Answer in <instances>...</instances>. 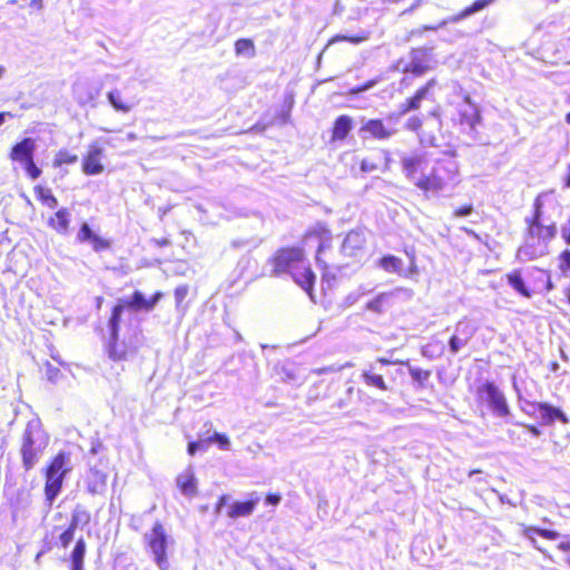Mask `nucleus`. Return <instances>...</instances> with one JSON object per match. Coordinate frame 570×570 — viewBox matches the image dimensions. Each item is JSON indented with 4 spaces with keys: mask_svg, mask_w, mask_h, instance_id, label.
<instances>
[{
    "mask_svg": "<svg viewBox=\"0 0 570 570\" xmlns=\"http://www.w3.org/2000/svg\"><path fill=\"white\" fill-rule=\"evenodd\" d=\"M401 166L405 177L426 197L441 193L448 185L456 183L459 177V166L453 159H438L430 170H426L425 155L413 154L403 157Z\"/></svg>",
    "mask_w": 570,
    "mask_h": 570,
    "instance_id": "f257e3e1",
    "label": "nucleus"
},
{
    "mask_svg": "<svg viewBox=\"0 0 570 570\" xmlns=\"http://www.w3.org/2000/svg\"><path fill=\"white\" fill-rule=\"evenodd\" d=\"M274 276L289 274L292 279L314 301L316 275L306 259L302 246L286 245L278 247L268 258Z\"/></svg>",
    "mask_w": 570,
    "mask_h": 570,
    "instance_id": "f03ea898",
    "label": "nucleus"
},
{
    "mask_svg": "<svg viewBox=\"0 0 570 570\" xmlns=\"http://www.w3.org/2000/svg\"><path fill=\"white\" fill-rule=\"evenodd\" d=\"M163 296V292L157 291L149 298H145L140 291H135L130 298H121L114 305L108 320L109 342L107 351L110 358L122 361L130 352L128 346L119 344V330L124 311H151Z\"/></svg>",
    "mask_w": 570,
    "mask_h": 570,
    "instance_id": "7ed1b4c3",
    "label": "nucleus"
},
{
    "mask_svg": "<svg viewBox=\"0 0 570 570\" xmlns=\"http://www.w3.org/2000/svg\"><path fill=\"white\" fill-rule=\"evenodd\" d=\"M528 282L522 275L520 268L512 269L505 274L508 284L522 297L531 298L538 291L540 285H543L546 292L554 288L548 271L533 266L528 273Z\"/></svg>",
    "mask_w": 570,
    "mask_h": 570,
    "instance_id": "20e7f679",
    "label": "nucleus"
},
{
    "mask_svg": "<svg viewBox=\"0 0 570 570\" xmlns=\"http://www.w3.org/2000/svg\"><path fill=\"white\" fill-rule=\"evenodd\" d=\"M49 444V435L39 423L29 422L22 433L20 454L26 471H30L39 461Z\"/></svg>",
    "mask_w": 570,
    "mask_h": 570,
    "instance_id": "39448f33",
    "label": "nucleus"
},
{
    "mask_svg": "<svg viewBox=\"0 0 570 570\" xmlns=\"http://www.w3.org/2000/svg\"><path fill=\"white\" fill-rule=\"evenodd\" d=\"M72 466L70 463V453L67 451H59L53 455L46 468L43 469L45 476V497L46 500L51 504L53 500L61 492L63 480Z\"/></svg>",
    "mask_w": 570,
    "mask_h": 570,
    "instance_id": "423d86ee",
    "label": "nucleus"
},
{
    "mask_svg": "<svg viewBox=\"0 0 570 570\" xmlns=\"http://www.w3.org/2000/svg\"><path fill=\"white\" fill-rule=\"evenodd\" d=\"M552 191H541L535 196L532 204V213L525 218L524 236L549 244L557 234L556 223L543 224L544 198Z\"/></svg>",
    "mask_w": 570,
    "mask_h": 570,
    "instance_id": "0eeeda50",
    "label": "nucleus"
},
{
    "mask_svg": "<svg viewBox=\"0 0 570 570\" xmlns=\"http://www.w3.org/2000/svg\"><path fill=\"white\" fill-rule=\"evenodd\" d=\"M146 550L151 554L154 562L160 570H168L169 535L161 521H156L144 535Z\"/></svg>",
    "mask_w": 570,
    "mask_h": 570,
    "instance_id": "6e6552de",
    "label": "nucleus"
},
{
    "mask_svg": "<svg viewBox=\"0 0 570 570\" xmlns=\"http://www.w3.org/2000/svg\"><path fill=\"white\" fill-rule=\"evenodd\" d=\"M474 397L479 406H487L501 417L510 415L507 399L494 382L485 381L479 384L474 389Z\"/></svg>",
    "mask_w": 570,
    "mask_h": 570,
    "instance_id": "1a4fd4ad",
    "label": "nucleus"
},
{
    "mask_svg": "<svg viewBox=\"0 0 570 570\" xmlns=\"http://www.w3.org/2000/svg\"><path fill=\"white\" fill-rule=\"evenodd\" d=\"M36 142L27 137L14 144L9 153V158L13 163L21 165L26 175L32 179H38L42 171L35 160Z\"/></svg>",
    "mask_w": 570,
    "mask_h": 570,
    "instance_id": "9d476101",
    "label": "nucleus"
},
{
    "mask_svg": "<svg viewBox=\"0 0 570 570\" xmlns=\"http://www.w3.org/2000/svg\"><path fill=\"white\" fill-rule=\"evenodd\" d=\"M332 239V232L323 222H317L314 225L307 227L302 235V242L304 244H308L311 242L317 244L315 254L316 262L320 261L321 254L331 247Z\"/></svg>",
    "mask_w": 570,
    "mask_h": 570,
    "instance_id": "9b49d317",
    "label": "nucleus"
},
{
    "mask_svg": "<svg viewBox=\"0 0 570 570\" xmlns=\"http://www.w3.org/2000/svg\"><path fill=\"white\" fill-rule=\"evenodd\" d=\"M399 305V289H394L374 296L365 304V309L375 315H384L393 312Z\"/></svg>",
    "mask_w": 570,
    "mask_h": 570,
    "instance_id": "f8f14e48",
    "label": "nucleus"
},
{
    "mask_svg": "<svg viewBox=\"0 0 570 570\" xmlns=\"http://www.w3.org/2000/svg\"><path fill=\"white\" fill-rule=\"evenodd\" d=\"M430 48H415L411 51V61L403 68L404 73L421 77L433 69Z\"/></svg>",
    "mask_w": 570,
    "mask_h": 570,
    "instance_id": "ddd939ff",
    "label": "nucleus"
},
{
    "mask_svg": "<svg viewBox=\"0 0 570 570\" xmlns=\"http://www.w3.org/2000/svg\"><path fill=\"white\" fill-rule=\"evenodd\" d=\"M104 148L97 144L89 145L81 159V170L87 176L100 175L105 170L102 164Z\"/></svg>",
    "mask_w": 570,
    "mask_h": 570,
    "instance_id": "4468645a",
    "label": "nucleus"
},
{
    "mask_svg": "<svg viewBox=\"0 0 570 570\" xmlns=\"http://www.w3.org/2000/svg\"><path fill=\"white\" fill-rule=\"evenodd\" d=\"M548 245L523 235V242L518 247L515 257L520 262L535 261L548 253Z\"/></svg>",
    "mask_w": 570,
    "mask_h": 570,
    "instance_id": "2eb2a0df",
    "label": "nucleus"
},
{
    "mask_svg": "<svg viewBox=\"0 0 570 570\" xmlns=\"http://www.w3.org/2000/svg\"><path fill=\"white\" fill-rule=\"evenodd\" d=\"M481 119L482 117L478 106L472 102L469 96H465L464 105H462L458 111V124L468 130L473 131L481 122Z\"/></svg>",
    "mask_w": 570,
    "mask_h": 570,
    "instance_id": "dca6fc26",
    "label": "nucleus"
},
{
    "mask_svg": "<svg viewBox=\"0 0 570 570\" xmlns=\"http://www.w3.org/2000/svg\"><path fill=\"white\" fill-rule=\"evenodd\" d=\"M375 362L380 365L387 366L393 364H400L409 367V373L412 380L420 386L425 387L428 381L432 376V371L426 368H421L416 366H411L409 360H392L384 356H380L375 360Z\"/></svg>",
    "mask_w": 570,
    "mask_h": 570,
    "instance_id": "f3484780",
    "label": "nucleus"
},
{
    "mask_svg": "<svg viewBox=\"0 0 570 570\" xmlns=\"http://www.w3.org/2000/svg\"><path fill=\"white\" fill-rule=\"evenodd\" d=\"M47 226L59 235H68L71 226V213L67 207L57 209L47 219Z\"/></svg>",
    "mask_w": 570,
    "mask_h": 570,
    "instance_id": "a211bd4d",
    "label": "nucleus"
},
{
    "mask_svg": "<svg viewBox=\"0 0 570 570\" xmlns=\"http://www.w3.org/2000/svg\"><path fill=\"white\" fill-rule=\"evenodd\" d=\"M474 334V328L466 322H459L453 335L449 340L450 350L453 354L465 346Z\"/></svg>",
    "mask_w": 570,
    "mask_h": 570,
    "instance_id": "6ab92c4d",
    "label": "nucleus"
},
{
    "mask_svg": "<svg viewBox=\"0 0 570 570\" xmlns=\"http://www.w3.org/2000/svg\"><path fill=\"white\" fill-rule=\"evenodd\" d=\"M77 240L79 243H90L95 252H101L110 248V240L96 235L87 223L80 225L77 233Z\"/></svg>",
    "mask_w": 570,
    "mask_h": 570,
    "instance_id": "aec40b11",
    "label": "nucleus"
},
{
    "mask_svg": "<svg viewBox=\"0 0 570 570\" xmlns=\"http://www.w3.org/2000/svg\"><path fill=\"white\" fill-rule=\"evenodd\" d=\"M361 131L367 134L370 138L375 140H387L395 132V130L389 128L381 118L368 119L362 125Z\"/></svg>",
    "mask_w": 570,
    "mask_h": 570,
    "instance_id": "412c9836",
    "label": "nucleus"
},
{
    "mask_svg": "<svg viewBox=\"0 0 570 570\" xmlns=\"http://www.w3.org/2000/svg\"><path fill=\"white\" fill-rule=\"evenodd\" d=\"M534 413H538L539 417L542 420L544 424H551L554 421L559 420L562 423H567L568 419L564 413L548 403H533L532 404Z\"/></svg>",
    "mask_w": 570,
    "mask_h": 570,
    "instance_id": "4be33fe9",
    "label": "nucleus"
},
{
    "mask_svg": "<svg viewBox=\"0 0 570 570\" xmlns=\"http://www.w3.org/2000/svg\"><path fill=\"white\" fill-rule=\"evenodd\" d=\"M353 128V120L347 115L338 116L334 122L331 130V141H343L347 138L351 130Z\"/></svg>",
    "mask_w": 570,
    "mask_h": 570,
    "instance_id": "5701e85b",
    "label": "nucleus"
},
{
    "mask_svg": "<svg viewBox=\"0 0 570 570\" xmlns=\"http://www.w3.org/2000/svg\"><path fill=\"white\" fill-rule=\"evenodd\" d=\"M258 501V498L249 499L246 501H236L229 507L227 517L230 519L248 517L254 512Z\"/></svg>",
    "mask_w": 570,
    "mask_h": 570,
    "instance_id": "b1692460",
    "label": "nucleus"
},
{
    "mask_svg": "<svg viewBox=\"0 0 570 570\" xmlns=\"http://www.w3.org/2000/svg\"><path fill=\"white\" fill-rule=\"evenodd\" d=\"M361 377L364 384L368 387H373L382 392L390 390L389 384L385 382L383 375L376 373L373 365H370L368 368L364 370L361 373Z\"/></svg>",
    "mask_w": 570,
    "mask_h": 570,
    "instance_id": "393cba45",
    "label": "nucleus"
},
{
    "mask_svg": "<svg viewBox=\"0 0 570 570\" xmlns=\"http://www.w3.org/2000/svg\"><path fill=\"white\" fill-rule=\"evenodd\" d=\"M107 484V475L102 471L97 468H91L89 470L88 479H87V490L91 494L100 493Z\"/></svg>",
    "mask_w": 570,
    "mask_h": 570,
    "instance_id": "a878e982",
    "label": "nucleus"
},
{
    "mask_svg": "<svg viewBox=\"0 0 570 570\" xmlns=\"http://www.w3.org/2000/svg\"><path fill=\"white\" fill-rule=\"evenodd\" d=\"M176 483L180 492L187 497H194L197 493V480L191 471L178 474Z\"/></svg>",
    "mask_w": 570,
    "mask_h": 570,
    "instance_id": "bb28decb",
    "label": "nucleus"
},
{
    "mask_svg": "<svg viewBox=\"0 0 570 570\" xmlns=\"http://www.w3.org/2000/svg\"><path fill=\"white\" fill-rule=\"evenodd\" d=\"M495 0H474L470 6L465 7L453 17L449 19L450 22H459L466 17L474 14L479 11L484 10L487 7L492 4Z\"/></svg>",
    "mask_w": 570,
    "mask_h": 570,
    "instance_id": "cd10ccee",
    "label": "nucleus"
},
{
    "mask_svg": "<svg viewBox=\"0 0 570 570\" xmlns=\"http://www.w3.org/2000/svg\"><path fill=\"white\" fill-rule=\"evenodd\" d=\"M521 533L523 537H525L530 541H534V534H538L547 540H557L560 537L559 532L556 530L542 529V528H538V527H533V525H525V524L521 525Z\"/></svg>",
    "mask_w": 570,
    "mask_h": 570,
    "instance_id": "c85d7f7f",
    "label": "nucleus"
},
{
    "mask_svg": "<svg viewBox=\"0 0 570 570\" xmlns=\"http://www.w3.org/2000/svg\"><path fill=\"white\" fill-rule=\"evenodd\" d=\"M33 193L41 205L50 209H55L58 206V198L53 195L50 188L42 185H36L33 187Z\"/></svg>",
    "mask_w": 570,
    "mask_h": 570,
    "instance_id": "c756f323",
    "label": "nucleus"
},
{
    "mask_svg": "<svg viewBox=\"0 0 570 570\" xmlns=\"http://www.w3.org/2000/svg\"><path fill=\"white\" fill-rule=\"evenodd\" d=\"M86 541L83 538H79L70 554L71 570H82L83 560L86 554Z\"/></svg>",
    "mask_w": 570,
    "mask_h": 570,
    "instance_id": "7c9ffc66",
    "label": "nucleus"
},
{
    "mask_svg": "<svg viewBox=\"0 0 570 570\" xmlns=\"http://www.w3.org/2000/svg\"><path fill=\"white\" fill-rule=\"evenodd\" d=\"M91 522V514L89 510H87L83 505L77 504L72 512L69 524H71L76 530L79 527H86Z\"/></svg>",
    "mask_w": 570,
    "mask_h": 570,
    "instance_id": "2f4dec72",
    "label": "nucleus"
},
{
    "mask_svg": "<svg viewBox=\"0 0 570 570\" xmlns=\"http://www.w3.org/2000/svg\"><path fill=\"white\" fill-rule=\"evenodd\" d=\"M108 97V101L110 102V105L114 107L115 110L117 111H120V112H124V114H127L129 112L132 107H134V104L126 100L119 90H111L108 92L107 95Z\"/></svg>",
    "mask_w": 570,
    "mask_h": 570,
    "instance_id": "473e14b6",
    "label": "nucleus"
},
{
    "mask_svg": "<svg viewBox=\"0 0 570 570\" xmlns=\"http://www.w3.org/2000/svg\"><path fill=\"white\" fill-rule=\"evenodd\" d=\"M368 39V35L366 32L364 33H360V35H352V36H345V35H335L333 37H331L324 49L323 50H326L330 46L336 43V42H350V43H353V45H358L361 42H364Z\"/></svg>",
    "mask_w": 570,
    "mask_h": 570,
    "instance_id": "72a5a7b5",
    "label": "nucleus"
},
{
    "mask_svg": "<svg viewBox=\"0 0 570 570\" xmlns=\"http://www.w3.org/2000/svg\"><path fill=\"white\" fill-rule=\"evenodd\" d=\"M78 161V156L67 149H60L55 154L52 166L61 168L65 165H73Z\"/></svg>",
    "mask_w": 570,
    "mask_h": 570,
    "instance_id": "f704fd0d",
    "label": "nucleus"
},
{
    "mask_svg": "<svg viewBox=\"0 0 570 570\" xmlns=\"http://www.w3.org/2000/svg\"><path fill=\"white\" fill-rule=\"evenodd\" d=\"M379 265L389 273H400L403 269L402 259L393 255L381 257Z\"/></svg>",
    "mask_w": 570,
    "mask_h": 570,
    "instance_id": "c9c22d12",
    "label": "nucleus"
},
{
    "mask_svg": "<svg viewBox=\"0 0 570 570\" xmlns=\"http://www.w3.org/2000/svg\"><path fill=\"white\" fill-rule=\"evenodd\" d=\"M365 236L362 232L350 230L344 239V247L351 250L362 248L365 245Z\"/></svg>",
    "mask_w": 570,
    "mask_h": 570,
    "instance_id": "e433bc0d",
    "label": "nucleus"
},
{
    "mask_svg": "<svg viewBox=\"0 0 570 570\" xmlns=\"http://www.w3.org/2000/svg\"><path fill=\"white\" fill-rule=\"evenodd\" d=\"M235 53L237 56L247 55L253 57L255 55V45L254 41L249 38H240L235 41L234 45Z\"/></svg>",
    "mask_w": 570,
    "mask_h": 570,
    "instance_id": "4c0bfd02",
    "label": "nucleus"
},
{
    "mask_svg": "<svg viewBox=\"0 0 570 570\" xmlns=\"http://www.w3.org/2000/svg\"><path fill=\"white\" fill-rule=\"evenodd\" d=\"M558 268L562 276L570 275V248L561 250L558 255Z\"/></svg>",
    "mask_w": 570,
    "mask_h": 570,
    "instance_id": "58836bf2",
    "label": "nucleus"
},
{
    "mask_svg": "<svg viewBox=\"0 0 570 570\" xmlns=\"http://www.w3.org/2000/svg\"><path fill=\"white\" fill-rule=\"evenodd\" d=\"M205 443H207V446L210 443H217L222 450H228L230 446L228 436L218 432H215L212 436L205 439Z\"/></svg>",
    "mask_w": 570,
    "mask_h": 570,
    "instance_id": "ea45409f",
    "label": "nucleus"
},
{
    "mask_svg": "<svg viewBox=\"0 0 570 570\" xmlns=\"http://www.w3.org/2000/svg\"><path fill=\"white\" fill-rule=\"evenodd\" d=\"M75 532H76V529L71 524H68V527L65 528L62 530V532L59 534L58 540H59V544L62 549H66L69 547V544L71 543V541L75 538Z\"/></svg>",
    "mask_w": 570,
    "mask_h": 570,
    "instance_id": "a19ab883",
    "label": "nucleus"
},
{
    "mask_svg": "<svg viewBox=\"0 0 570 570\" xmlns=\"http://www.w3.org/2000/svg\"><path fill=\"white\" fill-rule=\"evenodd\" d=\"M448 22H450V21L449 20H442L438 24H424V26H421V27H419L416 29L411 30L410 36L419 37V36H422L425 32L436 31L440 28L445 27L448 24Z\"/></svg>",
    "mask_w": 570,
    "mask_h": 570,
    "instance_id": "79ce46f5",
    "label": "nucleus"
},
{
    "mask_svg": "<svg viewBox=\"0 0 570 570\" xmlns=\"http://www.w3.org/2000/svg\"><path fill=\"white\" fill-rule=\"evenodd\" d=\"M188 292H189V287L186 284L177 286L175 288L174 296H175V303H176L177 309L185 311L186 307L183 306V303H184V299L186 298V296L188 295Z\"/></svg>",
    "mask_w": 570,
    "mask_h": 570,
    "instance_id": "37998d69",
    "label": "nucleus"
},
{
    "mask_svg": "<svg viewBox=\"0 0 570 570\" xmlns=\"http://www.w3.org/2000/svg\"><path fill=\"white\" fill-rule=\"evenodd\" d=\"M436 85V80L434 78H431L428 80L423 86L417 88L413 96L422 104V101L426 98L430 90Z\"/></svg>",
    "mask_w": 570,
    "mask_h": 570,
    "instance_id": "c03bdc74",
    "label": "nucleus"
},
{
    "mask_svg": "<svg viewBox=\"0 0 570 570\" xmlns=\"http://www.w3.org/2000/svg\"><path fill=\"white\" fill-rule=\"evenodd\" d=\"M436 85V80L434 78H431L428 80L423 86L417 88L413 96L422 104V101L426 98L430 90Z\"/></svg>",
    "mask_w": 570,
    "mask_h": 570,
    "instance_id": "a18cd8bd",
    "label": "nucleus"
},
{
    "mask_svg": "<svg viewBox=\"0 0 570 570\" xmlns=\"http://www.w3.org/2000/svg\"><path fill=\"white\" fill-rule=\"evenodd\" d=\"M421 108V102L412 95L406 98L404 102L400 106V114L405 115L410 111L419 110Z\"/></svg>",
    "mask_w": 570,
    "mask_h": 570,
    "instance_id": "49530a36",
    "label": "nucleus"
},
{
    "mask_svg": "<svg viewBox=\"0 0 570 570\" xmlns=\"http://www.w3.org/2000/svg\"><path fill=\"white\" fill-rule=\"evenodd\" d=\"M404 127L406 130L419 134L422 130L423 127V119L422 117L415 115L411 116L404 124Z\"/></svg>",
    "mask_w": 570,
    "mask_h": 570,
    "instance_id": "de8ad7c7",
    "label": "nucleus"
},
{
    "mask_svg": "<svg viewBox=\"0 0 570 570\" xmlns=\"http://www.w3.org/2000/svg\"><path fill=\"white\" fill-rule=\"evenodd\" d=\"M474 210V207L471 203L462 204L459 207L454 208L452 212V217L462 218L470 216Z\"/></svg>",
    "mask_w": 570,
    "mask_h": 570,
    "instance_id": "09e8293b",
    "label": "nucleus"
},
{
    "mask_svg": "<svg viewBox=\"0 0 570 570\" xmlns=\"http://www.w3.org/2000/svg\"><path fill=\"white\" fill-rule=\"evenodd\" d=\"M379 82V79H371V80H367L366 82L360 85V86H356L354 88H351L348 90V94L352 95V96H356L365 90H368L371 89L372 87H374L376 83Z\"/></svg>",
    "mask_w": 570,
    "mask_h": 570,
    "instance_id": "8fccbe9b",
    "label": "nucleus"
},
{
    "mask_svg": "<svg viewBox=\"0 0 570 570\" xmlns=\"http://www.w3.org/2000/svg\"><path fill=\"white\" fill-rule=\"evenodd\" d=\"M207 448L205 440L191 441L187 445V452L190 456H194L198 450H206Z\"/></svg>",
    "mask_w": 570,
    "mask_h": 570,
    "instance_id": "3c124183",
    "label": "nucleus"
},
{
    "mask_svg": "<svg viewBox=\"0 0 570 570\" xmlns=\"http://www.w3.org/2000/svg\"><path fill=\"white\" fill-rule=\"evenodd\" d=\"M360 169L363 173H372V171H375V170L379 169V165H377L376 161H374L372 159L364 158V159L361 160Z\"/></svg>",
    "mask_w": 570,
    "mask_h": 570,
    "instance_id": "603ef678",
    "label": "nucleus"
},
{
    "mask_svg": "<svg viewBox=\"0 0 570 570\" xmlns=\"http://www.w3.org/2000/svg\"><path fill=\"white\" fill-rule=\"evenodd\" d=\"M561 49L563 51V56L560 58L561 61L566 65H570V38L562 43Z\"/></svg>",
    "mask_w": 570,
    "mask_h": 570,
    "instance_id": "864d4df0",
    "label": "nucleus"
},
{
    "mask_svg": "<svg viewBox=\"0 0 570 570\" xmlns=\"http://www.w3.org/2000/svg\"><path fill=\"white\" fill-rule=\"evenodd\" d=\"M561 237L567 245H570V215L567 224L561 228Z\"/></svg>",
    "mask_w": 570,
    "mask_h": 570,
    "instance_id": "5fc2aeb1",
    "label": "nucleus"
},
{
    "mask_svg": "<svg viewBox=\"0 0 570 570\" xmlns=\"http://www.w3.org/2000/svg\"><path fill=\"white\" fill-rule=\"evenodd\" d=\"M281 494L279 493H268L265 498L266 503L272 505H277L281 502Z\"/></svg>",
    "mask_w": 570,
    "mask_h": 570,
    "instance_id": "6e6d98bb",
    "label": "nucleus"
},
{
    "mask_svg": "<svg viewBox=\"0 0 570 570\" xmlns=\"http://www.w3.org/2000/svg\"><path fill=\"white\" fill-rule=\"evenodd\" d=\"M228 499H229V498H228V495H227V494H222V495L218 498V500H217V502H216V504H215V510H216V512H219V511H220V509H222V508L227 503Z\"/></svg>",
    "mask_w": 570,
    "mask_h": 570,
    "instance_id": "4d7b16f0",
    "label": "nucleus"
},
{
    "mask_svg": "<svg viewBox=\"0 0 570 570\" xmlns=\"http://www.w3.org/2000/svg\"><path fill=\"white\" fill-rule=\"evenodd\" d=\"M153 243L158 247H166L170 245V240L167 237L155 238Z\"/></svg>",
    "mask_w": 570,
    "mask_h": 570,
    "instance_id": "13d9d810",
    "label": "nucleus"
},
{
    "mask_svg": "<svg viewBox=\"0 0 570 570\" xmlns=\"http://www.w3.org/2000/svg\"><path fill=\"white\" fill-rule=\"evenodd\" d=\"M563 188H570V164L567 167V173L562 178Z\"/></svg>",
    "mask_w": 570,
    "mask_h": 570,
    "instance_id": "bf43d9fd",
    "label": "nucleus"
},
{
    "mask_svg": "<svg viewBox=\"0 0 570 570\" xmlns=\"http://www.w3.org/2000/svg\"><path fill=\"white\" fill-rule=\"evenodd\" d=\"M564 301L570 307V284L563 288Z\"/></svg>",
    "mask_w": 570,
    "mask_h": 570,
    "instance_id": "052dcab7",
    "label": "nucleus"
},
{
    "mask_svg": "<svg viewBox=\"0 0 570 570\" xmlns=\"http://www.w3.org/2000/svg\"><path fill=\"white\" fill-rule=\"evenodd\" d=\"M525 428L528 429V431L533 434L534 436H538L540 434V431L539 429L535 426V425H532V424H528L525 425Z\"/></svg>",
    "mask_w": 570,
    "mask_h": 570,
    "instance_id": "680f3d73",
    "label": "nucleus"
},
{
    "mask_svg": "<svg viewBox=\"0 0 570 570\" xmlns=\"http://www.w3.org/2000/svg\"><path fill=\"white\" fill-rule=\"evenodd\" d=\"M9 115V112H0V126L4 122L6 117Z\"/></svg>",
    "mask_w": 570,
    "mask_h": 570,
    "instance_id": "e2e57ef3",
    "label": "nucleus"
},
{
    "mask_svg": "<svg viewBox=\"0 0 570 570\" xmlns=\"http://www.w3.org/2000/svg\"><path fill=\"white\" fill-rule=\"evenodd\" d=\"M6 68L3 66H0V79L4 76Z\"/></svg>",
    "mask_w": 570,
    "mask_h": 570,
    "instance_id": "0e129e2a",
    "label": "nucleus"
},
{
    "mask_svg": "<svg viewBox=\"0 0 570 570\" xmlns=\"http://www.w3.org/2000/svg\"><path fill=\"white\" fill-rule=\"evenodd\" d=\"M464 232L469 235H473L476 237V234L472 230V229H469V228H464Z\"/></svg>",
    "mask_w": 570,
    "mask_h": 570,
    "instance_id": "69168bd1",
    "label": "nucleus"
},
{
    "mask_svg": "<svg viewBox=\"0 0 570 570\" xmlns=\"http://www.w3.org/2000/svg\"><path fill=\"white\" fill-rule=\"evenodd\" d=\"M566 122L570 125V111L566 115Z\"/></svg>",
    "mask_w": 570,
    "mask_h": 570,
    "instance_id": "338daca9",
    "label": "nucleus"
},
{
    "mask_svg": "<svg viewBox=\"0 0 570 570\" xmlns=\"http://www.w3.org/2000/svg\"><path fill=\"white\" fill-rule=\"evenodd\" d=\"M406 81H407L406 77H403L402 80H401L402 83H406Z\"/></svg>",
    "mask_w": 570,
    "mask_h": 570,
    "instance_id": "774afa93",
    "label": "nucleus"
}]
</instances>
